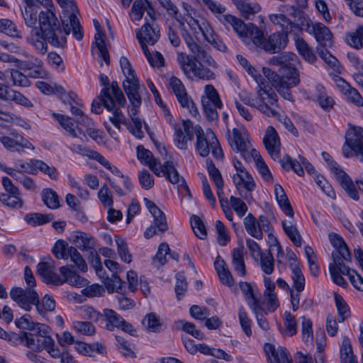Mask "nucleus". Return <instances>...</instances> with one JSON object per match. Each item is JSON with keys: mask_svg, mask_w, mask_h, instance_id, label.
Instances as JSON below:
<instances>
[{"mask_svg": "<svg viewBox=\"0 0 363 363\" xmlns=\"http://www.w3.org/2000/svg\"><path fill=\"white\" fill-rule=\"evenodd\" d=\"M158 1L169 15L179 21L181 27L183 28L182 35L191 53L188 55L182 51L177 52V62L184 75L190 79L194 78L206 81L215 79L216 74L213 69H218V63L187 32L184 23L177 17L179 11L177 7L170 0H158Z\"/></svg>", "mask_w": 363, "mask_h": 363, "instance_id": "1", "label": "nucleus"}, {"mask_svg": "<svg viewBox=\"0 0 363 363\" xmlns=\"http://www.w3.org/2000/svg\"><path fill=\"white\" fill-rule=\"evenodd\" d=\"M46 8L38 15L39 27L38 28L48 36L49 43L55 48H65L67 36L72 33L77 40L83 38L84 33L77 16L62 13L61 22L62 28L55 14V9L52 0H35Z\"/></svg>", "mask_w": 363, "mask_h": 363, "instance_id": "2", "label": "nucleus"}, {"mask_svg": "<svg viewBox=\"0 0 363 363\" xmlns=\"http://www.w3.org/2000/svg\"><path fill=\"white\" fill-rule=\"evenodd\" d=\"M298 59L295 53L286 52L270 57L269 65L279 66L276 72L268 67L262 68L263 74L268 79L272 86L284 99L293 101L294 96L291 89L300 83V76L296 63Z\"/></svg>", "mask_w": 363, "mask_h": 363, "instance_id": "3", "label": "nucleus"}, {"mask_svg": "<svg viewBox=\"0 0 363 363\" xmlns=\"http://www.w3.org/2000/svg\"><path fill=\"white\" fill-rule=\"evenodd\" d=\"M279 11H290V15L294 21L286 20V29L289 32H297V34L304 30L313 35L316 41L323 46H331L333 45V35L330 29L322 23L313 21L309 16L301 11H298L295 6L281 5ZM282 19L286 21L284 17Z\"/></svg>", "mask_w": 363, "mask_h": 363, "instance_id": "4", "label": "nucleus"}, {"mask_svg": "<svg viewBox=\"0 0 363 363\" xmlns=\"http://www.w3.org/2000/svg\"><path fill=\"white\" fill-rule=\"evenodd\" d=\"M280 13H272L269 15V20L275 25L279 26L281 31H276L268 36H265L264 32L257 26L252 27L251 31V39L252 43L257 48L264 50L269 54L279 53L287 46L289 43V35H297V32H289L286 29L285 20H291L283 12Z\"/></svg>", "mask_w": 363, "mask_h": 363, "instance_id": "5", "label": "nucleus"}, {"mask_svg": "<svg viewBox=\"0 0 363 363\" xmlns=\"http://www.w3.org/2000/svg\"><path fill=\"white\" fill-rule=\"evenodd\" d=\"M100 82L101 84L106 86L100 94L101 101L103 106L112 113L109 121L116 128L120 130L121 125L126 123L125 116L119 110L120 108L125 106V98L116 82H112L109 85V79L106 75L101 74Z\"/></svg>", "mask_w": 363, "mask_h": 363, "instance_id": "6", "label": "nucleus"}, {"mask_svg": "<svg viewBox=\"0 0 363 363\" xmlns=\"http://www.w3.org/2000/svg\"><path fill=\"white\" fill-rule=\"evenodd\" d=\"M50 328L45 324H38L30 332H22L19 340L22 344L35 352L45 350L52 358L60 355V349L55 346V340L51 337Z\"/></svg>", "mask_w": 363, "mask_h": 363, "instance_id": "7", "label": "nucleus"}, {"mask_svg": "<svg viewBox=\"0 0 363 363\" xmlns=\"http://www.w3.org/2000/svg\"><path fill=\"white\" fill-rule=\"evenodd\" d=\"M194 133L196 137L195 145L196 151L203 157H207L211 150L213 156L216 160L223 158V152L218 138L214 132L208 128L203 131L200 125L194 127Z\"/></svg>", "mask_w": 363, "mask_h": 363, "instance_id": "8", "label": "nucleus"}, {"mask_svg": "<svg viewBox=\"0 0 363 363\" xmlns=\"http://www.w3.org/2000/svg\"><path fill=\"white\" fill-rule=\"evenodd\" d=\"M322 156L327 162L330 171L335 174L342 188L351 199L357 201L359 194L350 176L340 168V165L332 159L328 152H323Z\"/></svg>", "mask_w": 363, "mask_h": 363, "instance_id": "9", "label": "nucleus"}, {"mask_svg": "<svg viewBox=\"0 0 363 363\" xmlns=\"http://www.w3.org/2000/svg\"><path fill=\"white\" fill-rule=\"evenodd\" d=\"M257 106L261 113L267 116H277L279 113L277 96L272 89H267L266 85L257 86Z\"/></svg>", "mask_w": 363, "mask_h": 363, "instance_id": "10", "label": "nucleus"}, {"mask_svg": "<svg viewBox=\"0 0 363 363\" xmlns=\"http://www.w3.org/2000/svg\"><path fill=\"white\" fill-rule=\"evenodd\" d=\"M168 89L174 93L180 106L196 117L199 115L198 109L191 97L188 95L182 82L177 77L169 79Z\"/></svg>", "mask_w": 363, "mask_h": 363, "instance_id": "11", "label": "nucleus"}, {"mask_svg": "<svg viewBox=\"0 0 363 363\" xmlns=\"http://www.w3.org/2000/svg\"><path fill=\"white\" fill-rule=\"evenodd\" d=\"M10 297L26 311H30L38 303V293L33 289L14 287L10 291Z\"/></svg>", "mask_w": 363, "mask_h": 363, "instance_id": "12", "label": "nucleus"}, {"mask_svg": "<svg viewBox=\"0 0 363 363\" xmlns=\"http://www.w3.org/2000/svg\"><path fill=\"white\" fill-rule=\"evenodd\" d=\"M182 126L183 129L177 124L172 126L174 130V143L179 149L186 150L188 143L193 140L195 126L189 120H183Z\"/></svg>", "mask_w": 363, "mask_h": 363, "instance_id": "13", "label": "nucleus"}, {"mask_svg": "<svg viewBox=\"0 0 363 363\" xmlns=\"http://www.w3.org/2000/svg\"><path fill=\"white\" fill-rule=\"evenodd\" d=\"M218 20L225 27L231 26L238 36L243 40H247L248 38H251L252 27H256V26L252 23L246 25L241 19L231 14H223L218 17Z\"/></svg>", "mask_w": 363, "mask_h": 363, "instance_id": "14", "label": "nucleus"}, {"mask_svg": "<svg viewBox=\"0 0 363 363\" xmlns=\"http://www.w3.org/2000/svg\"><path fill=\"white\" fill-rule=\"evenodd\" d=\"M123 87L132 105V108H138L141 105V93L145 90V86L140 84L139 79L135 77L124 79Z\"/></svg>", "mask_w": 363, "mask_h": 363, "instance_id": "15", "label": "nucleus"}, {"mask_svg": "<svg viewBox=\"0 0 363 363\" xmlns=\"http://www.w3.org/2000/svg\"><path fill=\"white\" fill-rule=\"evenodd\" d=\"M228 142L231 147L242 154L248 152L251 149V144L249 140V135L245 129L233 128L232 135L228 130Z\"/></svg>", "mask_w": 363, "mask_h": 363, "instance_id": "16", "label": "nucleus"}, {"mask_svg": "<svg viewBox=\"0 0 363 363\" xmlns=\"http://www.w3.org/2000/svg\"><path fill=\"white\" fill-rule=\"evenodd\" d=\"M37 273L47 284H62L61 277L55 272L54 261L50 257L38 264Z\"/></svg>", "mask_w": 363, "mask_h": 363, "instance_id": "17", "label": "nucleus"}, {"mask_svg": "<svg viewBox=\"0 0 363 363\" xmlns=\"http://www.w3.org/2000/svg\"><path fill=\"white\" fill-rule=\"evenodd\" d=\"M264 350L269 363H292L290 354L285 347L266 343Z\"/></svg>", "mask_w": 363, "mask_h": 363, "instance_id": "18", "label": "nucleus"}, {"mask_svg": "<svg viewBox=\"0 0 363 363\" xmlns=\"http://www.w3.org/2000/svg\"><path fill=\"white\" fill-rule=\"evenodd\" d=\"M26 42L39 55H44L48 52V43H49L48 36L38 28H33L30 30V34L26 38Z\"/></svg>", "mask_w": 363, "mask_h": 363, "instance_id": "19", "label": "nucleus"}, {"mask_svg": "<svg viewBox=\"0 0 363 363\" xmlns=\"http://www.w3.org/2000/svg\"><path fill=\"white\" fill-rule=\"evenodd\" d=\"M263 143L270 156L274 159L277 158L280 153L281 142L279 135L274 127H267L263 138Z\"/></svg>", "mask_w": 363, "mask_h": 363, "instance_id": "20", "label": "nucleus"}, {"mask_svg": "<svg viewBox=\"0 0 363 363\" xmlns=\"http://www.w3.org/2000/svg\"><path fill=\"white\" fill-rule=\"evenodd\" d=\"M288 257L289 267L291 270L293 287L295 291H303L305 288V277L300 268V263L293 252L289 253Z\"/></svg>", "mask_w": 363, "mask_h": 363, "instance_id": "21", "label": "nucleus"}, {"mask_svg": "<svg viewBox=\"0 0 363 363\" xmlns=\"http://www.w3.org/2000/svg\"><path fill=\"white\" fill-rule=\"evenodd\" d=\"M136 38L141 37L143 41L147 42L150 45H155L159 40L160 28L155 23H146L140 29L135 30Z\"/></svg>", "mask_w": 363, "mask_h": 363, "instance_id": "22", "label": "nucleus"}, {"mask_svg": "<svg viewBox=\"0 0 363 363\" xmlns=\"http://www.w3.org/2000/svg\"><path fill=\"white\" fill-rule=\"evenodd\" d=\"M137 157L142 164L148 166L157 177H160L157 161L154 157L152 152L145 149L143 145H138L137 147Z\"/></svg>", "mask_w": 363, "mask_h": 363, "instance_id": "23", "label": "nucleus"}, {"mask_svg": "<svg viewBox=\"0 0 363 363\" xmlns=\"http://www.w3.org/2000/svg\"><path fill=\"white\" fill-rule=\"evenodd\" d=\"M53 118L72 137L77 138L78 133H83V130L78 125H75L73 119L67 116L52 113Z\"/></svg>", "mask_w": 363, "mask_h": 363, "instance_id": "24", "label": "nucleus"}, {"mask_svg": "<svg viewBox=\"0 0 363 363\" xmlns=\"http://www.w3.org/2000/svg\"><path fill=\"white\" fill-rule=\"evenodd\" d=\"M186 23L189 28V29L193 32L195 35V38H197V34L201 33L203 38L206 35L208 36L211 33V30L212 29L210 24L207 22V21L203 18H194L191 16H188L186 18Z\"/></svg>", "mask_w": 363, "mask_h": 363, "instance_id": "25", "label": "nucleus"}, {"mask_svg": "<svg viewBox=\"0 0 363 363\" xmlns=\"http://www.w3.org/2000/svg\"><path fill=\"white\" fill-rule=\"evenodd\" d=\"M144 202L150 213L155 218V223L157 225L159 231L165 232L168 229V226L164 213L153 201L145 198Z\"/></svg>", "mask_w": 363, "mask_h": 363, "instance_id": "26", "label": "nucleus"}, {"mask_svg": "<svg viewBox=\"0 0 363 363\" xmlns=\"http://www.w3.org/2000/svg\"><path fill=\"white\" fill-rule=\"evenodd\" d=\"M346 143L350 144L356 153L363 150V128L354 127L346 134Z\"/></svg>", "mask_w": 363, "mask_h": 363, "instance_id": "27", "label": "nucleus"}, {"mask_svg": "<svg viewBox=\"0 0 363 363\" xmlns=\"http://www.w3.org/2000/svg\"><path fill=\"white\" fill-rule=\"evenodd\" d=\"M274 194L277 199V203H279L282 211L289 217L293 218L294 216V210L289 202V200L282 188V186L276 184L274 185Z\"/></svg>", "mask_w": 363, "mask_h": 363, "instance_id": "28", "label": "nucleus"}, {"mask_svg": "<svg viewBox=\"0 0 363 363\" xmlns=\"http://www.w3.org/2000/svg\"><path fill=\"white\" fill-rule=\"evenodd\" d=\"M60 272L61 274L62 284L65 282H67L74 286H82L84 285L86 279L76 272L72 270L69 267H61L60 268Z\"/></svg>", "mask_w": 363, "mask_h": 363, "instance_id": "29", "label": "nucleus"}, {"mask_svg": "<svg viewBox=\"0 0 363 363\" xmlns=\"http://www.w3.org/2000/svg\"><path fill=\"white\" fill-rule=\"evenodd\" d=\"M0 141L6 148L12 151H18V147L30 150L34 149V146L21 135H16V139H12L8 136H3L0 138Z\"/></svg>", "mask_w": 363, "mask_h": 363, "instance_id": "30", "label": "nucleus"}, {"mask_svg": "<svg viewBox=\"0 0 363 363\" xmlns=\"http://www.w3.org/2000/svg\"><path fill=\"white\" fill-rule=\"evenodd\" d=\"M25 4L23 8H21V15L25 24L33 29L36 27L37 11L34 9V0H23Z\"/></svg>", "mask_w": 363, "mask_h": 363, "instance_id": "31", "label": "nucleus"}, {"mask_svg": "<svg viewBox=\"0 0 363 363\" xmlns=\"http://www.w3.org/2000/svg\"><path fill=\"white\" fill-rule=\"evenodd\" d=\"M99 277L101 279L109 294H112L114 291L123 293L125 282L121 279L117 273H113L111 277H106L105 274H102L101 276Z\"/></svg>", "mask_w": 363, "mask_h": 363, "instance_id": "32", "label": "nucleus"}, {"mask_svg": "<svg viewBox=\"0 0 363 363\" xmlns=\"http://www.w3.org/2000/svg\"><path fill=\"white\" fill-rule=\"evenodd\" d=\"M329 240L331 245L336 249L333 253L341 255L346 262H350L352 256L342 238L339 235L333 233L329 235Z\"/></svg>", "mask_w": 363, "mask_h": 363, "instance_id": "33", "label": "nucleus"}, {"mask_svg": "<svg viewBox=\"0 0 363 363\" xmlns=\"http://www.w3.org/2000/svg\"><path fill=\"white\" fill-rule=\"evenodd\" d=\"M101 318L105 322L104 327L110 331L116 328H119L121 323L123 322V318L112 309L106 308L103 311Z\"/></svg>", "mask_w": 363, "mask_h": 363, "instance_id": "34", "label": "nucleus"}, {"mask_svg": "<svg viewBox=\"0 0 363 363\" xmlns=\"http://www.w3.org/2000/svg\"><path fill=\"white\" fill-rule=\"evenodd\" d=\"M73 242L82 251L90 252L95 249V241L93 237L86 233L77 232L74 236Z\"/></svg>", "mask_w": 363, "mask_h": 363, "instance_id": "35", "label": "nucleus"}, {"mask_svg": "<svg viewBox=\"0 0 363 363\" xmlns=\"http://www.w3.org/2000/svg\"><path fill=\"white\" fill-rule=\"evenodd\" d=\"M243 224L245 230L252 237L257 240H262L263 238V232L260 230L257 220L252 213H248L244 218Z\"/></svg>", "mask_w": 363, "mask_h": 363, "instance_id": "36", "label": "nucleus"}, {"mask_svg": "<svg viewBox=\"0 0 363 363\" xmlns=\"http://www.w3.org/2000/svg\"><path fill=\"white\" fill-rule=\"evenodd\" d=\"M205 96L201 98L202 106H216L218 108H222V101L218 91L211 84H207L204 87Z\"/></svg>", "mask_w": 363, "mask_h": 363, "instance_id": "37", "label": "nucleus"}, {"mask_svg": "<svg viewBox=\"0 0 363 363\" xmlns=\"http://www.w3.org/2000/svg\"><path fill=\"white\" fill-rule=\"evenodd\" d=\"M345 40L347 44L356 50L363 48V26H358L354 30L345 33Z\"/></svg>", "mask_w": 363, "mask_h": 363, "instance_id": "38", "label": "nucleus"}, {"mask_svg": "<svg viewBox=\"0 0 363 363\" xmlns=\"http://www.w3.org/2000/svg\"><path fill=\"white\" fill-rule=\"evenodd\" d=\"M232 1L247 19H250L251 16L260 11V6L257 4L250 3L247 0H232Z\"/></svg>", "mask_w": 363, "mask_h": 363, "instance_id": "39", "label": "nucleus"}, {"mask_svg": "<svg viewBox=\"0 0 363 363\" xmlns=\"http://www.w3.org/2000/svg\"><path fill=\"white\" fill-rule=\"evenodd\" d=\"M30 164L33 168V174H36L38 171H40L45 174L48 175L50 179L56 180L57 179V170L53 166H49L44 161L40 160L32 159L30 160Z\"/></svg>", "mask_w": 363, "mask_h": 363, "instance_id": "40", "label": "nucleus"}, {"mask_svg": "<svg viewBox=\"0 0 363 363\" xmlns=\"http://www.w3.org/2000/svg\"><path fill=\"white\" fill-rule=\"evenodd\" d=\"M233 181L238 189L242 186L247 191H252L255 188V181L247 171L242 172L241 174H235Z\"/></svg>", "mask_w": 363, "mask_h": 363, "instance_id": "41", "label": "nucleus"}, {"mask_svg": "<svg viewBox=\"0 0 363 363\" xmlns=\"http://www.w3.org/2000/svg\"><path fill=\"white\" fill-rule=\"evenodd\" d=\"M340 363H358L353 353L351 342L348 337H344L340 347Z\"/></svg>", "mask_w": 363, "mask_h": 363, "instance_id": "42", "label": "nucleus"}, {"mask_svg": "<svg viewBox=\"0 0 363 363\" xmlns=\"http://www.w3.org/2000/svg\"><path fill=\"white\" fill-rule=\"evenodd\" d=\"M295 45L298 53L305 60L309 62H313L315 60L316 57L312 49L303 38L298 36V34L295 35Z\"/></svg>", "mask_w": 363, "mask_h": 363, "instance_id": "43", "label": "nucleus"}, {"mask_svg": "<svg viewBox=\"0 0 363 363\" xmlns=\"http://www.w3.org/2000/svg\"><path fill=\"white\" fill-rule=\"evenodd\" d=\"M232 264L235 272L241 277L245 276L246 269L243 259V247H237L233 250Z\"/></svg>", "mask_w": 363, "mask_h": 363, "instance_id": "44", "label": "nucleus"}, {"mask_svg": "<svg viewBox=\"0 0 363 363\" xmlns=\"http://www.w3.org/2000/svg\"><path fill=\"white\" fill-rule=\"evenodd\" d=\"M160 177L164 175L172 184L179 182L180 176L172 162L167 161L162 165L159 164Z\"/></svg>", "mask_w": 363, "mask_h": 363, "instance_id": "45", "label": "nucleus"}, {"mask_svg": "<svg viewBox=\"0 0 363 363\" xmlns=\"http://www.w3.org/2000/svg\"><path fill=\"white\" fill-rule=\"evenodd\" d=\"M251 155L254 157L256 167L262 178L267 182H272L273 177L259 152H257L256 150L252 149Z\"/></svg>", "mask_w": 363, "mask_h": 363, "instance_id": "46", "label": "nucleus"}, {"mask_svg": "<svg viewBox=\"0 0 363 363\" xmlns=\"http://www.w3.org/2000/svg\"><path fill=\"white\" fill-rule=\"evenodd\" d=\"M282 228L294 245L296 247H300L301 245V236L299 234L296 226L292 223V221L286 220H283Z\"/></svg>", "mask_w": 363, "mask_h": 363, "instance_id": "47", "label": "nucleus"}, {"mask_svg": "<svg viewBox=\"0 0 363 363\" xmlns=\"http://www.w3.org/2000/svg\"><path fill=\"white\" fill-rule=\"evenodd\" d=\"M150 7L147 0H135L132 6L130 16L132 21H136L142 19L144 12Z\"/></svg>", "mask_w": 363, "mask_h": 363, "instance_id": "48", "label": "nucleus"}, {"mask_svg": "<svg viewBox=\"0 0 363 363\" xmlns=\"http://www.w3.org/2000/svg\"><path fill=\"white\" fill-rule=\"evenodd\" d=\"M335 302L338 313V320L340 323L344 322L350 316L349 306L344 298L338 294H335Z\"/></svg>", "mask_w": 363, "mask_h": 363, "instance_id": "49", "label": "nucleus"}, {"mask_svg": "<svg viewBox=\"0 0 363 363\" xmlns=\"http://www.w3.org/2000/svg\"><path fill=\"white\" fill-rule=\"evenodd\" d=\"M317 101L320 106L324 110L332 108L334 105V101L332 97L327 95L325 88L318 84L315 86Z\"/></svg>", "mask_w": 363, "mask_h": 363, "instance_id": "50", "label": "nucleus"}, {"mask_svg": "<svg viewBox=\"0 0 363 363\" xmlns=\"http://www.w3.org/2000/svg\"><path fill=\"white\" fill-rule=\"evenodd\" d=\"M138 108H131L130 109V116L133 123V125L130 126L128 128L133 135L138 138H143L144 133L142 130L143 123L137 115Z\"/></svg>", "mask_w": 363, "mask_h": 363, "instance_id": "51", "label": "nucleus"}, {"mask_svg": "<svg viewBox=\"0 0 363 363\" xmlns=\"http://www.w3.org/2000/svg\"><path fill=\"white\" fill-rule=\"evenodd\" d=\"M115 241L117 246V252L121 260L125 263H130L132 262V255L130 252L125 240L121 237L116 236Z\"/></svg>", "mask_w": 363, "mask_h": 363, "instance_id": "52", "label": "nucleus"}, {"mask_svg": "<svg viewBox=\"0 0 363 363\" xmlns=\"http://www.w3.org/2000/svg\"><path fill=\"white\" fill-rule=\"evenodd\" d=\"M121 179L123 184V188H121L115 181L112 180L111 178H108V182L110 186L114 190L115 193L119 196L127 195L133 189V184L128 177H123Z\"/></svg>", "mask_w": 363, "mask_h": 363, "instance_id": "53", "label": "nucleus"}, {"mask_svg": "<svg viewBox=\"0 0 363 363\" xmlns=\"http://www.w3.org/2000/svg\"><path fill=\"white\" fill-rule=\"evenodd\" d=\"M38 312L43 315L46 312L53 311L55 308V301L52 297L46 294L39 301V296H38V303H35Z\"/></svg>", "mask_w": 363, "mask_h": 363, "instance_id": "54", "label": "nucleus"}, {"mask_svg": "<svg viewBox=\"0 0 363 363\" xmlns=\"http://www.w3.org/2000/svg\"><path fill=\"white\" fill-rule=\"evenodd\" d=\"M24 219L28 224L35 226L50 222L53 219V216L33 213L26 214Z\"/></svg>", "mask_w": 363, "mask_h": 363, "instance_id": "55", "label": "nucleus"}, {"mask_svg": "<svg viewBox=\"0 0 363 363\" xmlns=\"http://www.w3.org/2000/svg\"><path fill=\"white\" fill-rule=\"evenodd\" d=\"M57 94L61 101L65 104L72 106V104L80 105V100L77 95L72 91L67 92L63 86H58L57 88Z\"/></svg>", "mask_w": 363, "mask_h": 363, "instance_id": "56", "label": "nucleus"}, {"mask_svg": "<svg viewBox=\"0 0 363 363\" xmlns=\"http://www.w3.org/2000/svg\"><path fill=\"white\" fill-rule=\"evenodd\" d=\"M0 33H5L13 38H22L21 33L18 30L16 26L9 19H0Z\"/></svg>", "mask_w": 363, "mask_h": 363, "instance_id": "57", "label": "nucleus"}, {"mask_svg": "<svg viewBox=\"0 0 363 363\" xmlns=\"http://www.w3.org/2000/svg\"><path fill=\"white\" fill-rule=\"evenodd\" d=\"M42 199L49 208L56 209L60 207L59 197L56 192L50 189H45L43 191Z\"/></svg>", "mask_w": 363, "mask_h": 363, "instance_id": "58", "label": "nucleus"}, {"mask_svg": "<svg viewBox=\"0 0 363 363\" xmlns=\"http://www.w3.org/2000/svg\"><path fill=\"white\" fill-rule=\"evenodd\" d=\"M79 315L85 320L96 322L102 317V314L96 311L93 307L82 306L77 309Z\"/></svg>", "mask_w": 363, "mask_h": 363, "instance_id": "59", "label": "nucleus"}, {"mask_svg": "<svg viewBox=\"0 0 363 363\" xmlns=\"http://www.w3.org/2000/svg\"><path fill=\"white\" fill-rule=\"evenodd\" d=\"M0 202L10 208H20L23 206V201L20 195L1 194Z\"/></svg>", "mask_w": 363, "mask_h": 363, "instance_id": "60", "label": "nucleus"}, {"mask_svg": "<svg viewBox=\"0 0 363 363\" xmlns=\"http://www.w3.org/2000/svg\"><path fill=\"white\" fill-rule=\"evenodd\" d=\"M281 167L286 170L293 169L298 176H303L304 174L303 165L301 162L292 159L290 156L286 155L283 157L281 161Z\"/></svg>", "mask_w": 363, "mask_h": 363, "instance_id": "61", "label": "nucleus"}, {"mask_svg": "<svg viewBox=\"0 0 363 363\" xmlns=\"http://www.w3.org/2000/svg\"><path fill=\"white\" fill-rule=\"evenodd\" d=\"M302 319L301 333L302 339L306 344L313 345V333L312 329V321L306 318L305 316L301 318Z\"/></svg>", "mask_w": 363, "mask_h": 363, "instance_id": "62", "label": "nucleus"}, {"mask_svg": "<svg viewBox=\"0 0 363 363\" xmlns=\"http://www.w3.org/2000/svg\"><path fill=\"white\" fill-rule=\"evenodd\" d=\"M284 325L285 327V335L291 337L297 333L296 319L290 312L286 311L284 313Z\"/></svg>", "mask_w": 363, "mask_h": 363, "instance_id": "63", "label": "nucleus"}, {"mask_svg": "<svg viewBox=\"0 0 363 363\" xmlns=\"http://www.w3.org/2000/svg\"><path fill=\"white\" fill-rule=\"evenodd\" d=\"M143 324L148 331L153 333L159 332L161 327L160 318L155 313L147 314L143 320Z\"/></svg>", "mask_w": 363, "mask_h": 363, "instance_id": "64", "label": "nucleus"}]
</instances>
